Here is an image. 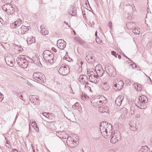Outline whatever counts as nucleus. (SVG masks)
<instances>
[{"instance_id":"f257e3e1","label":"nucleus","mask_w":152,"mask_h":152,"mask_svg":"<svg viewBox=\"0 0 152 152\" xmlns=\"http://www.w3.org/2000/svg\"><path fill=\"white\" fill-rule=\"evenodd\" d=\"M43 57L45 61L47 62L52 64L54 62L53 60L54 57V55L49 50H46L43 52Z\"/></svg>"},{"instance_id":"f03ea898","label":"nucleus","mask_w":152,"mask_h":152,"mask_svg":"<svg viewBox=\"0 0 152 152\" xmlns=\"http://www.w3.org/2000/svg\"><path fill=\"white\" fill-rule=\"evenodd\" d=\"M33 78L38 81L39 83H44L45 80V76L42 73L39 72H35L33 75Z\"/></svg>"},{"instance_id":"7ed1b4c3","label":"nucleus","mask_w":152,"mask_h":152,"mask_svg":"<svg viewBox=\"0 0 152 152\" xmlns=\"http://www.w3.org/2000/svg\"><path fill=\"white\" fill-rule=\"evenodd\" d=\"M111 136H112V137L110 140V142L112 143H115L121 139L120 134L118 131L114 132L113 133Z\"/></svg>"},{"instance_id":"20e7f679","label":"nucleus","mask_w":152,"mask_h":152,"mask_svg":"<svg viewBox=\"0 0 152 152\" xmlns=\"http://www.w3.org/2000/svg\"><path fill=\"white\" fill-rule=\"evenodd\" d=\"M4 58L5 62L8 65L11 67L14 66L15 61L12 56H8L7 54H6Z\"/></svg>"},{"instance_id":"39448f33","label":"nucleus","mask_w":152,"mask_h":152,"mask_svg":"<svg viewBox=\"0 0 152 152\" xmlns=\"http://www.w3.org/2000/svg\"><path fill=\"white\" fill-rule=\"evenodd\" d=\"M106 72L110 76L114 77L116 75L115 69L111 65H107L105 66Z\"/></svg>"},{"instance_id":"423d86ee","label":"nucleus","mask_w":152,"mask_h":152,"mask_svg":"<svg viewBox=\"0 0 152 152\" xmlns=\"http://www.w3.org/2000/svg\"><path fill=\"white\" fill-rule=\"evenodd\" d=\"M86 59L87 62L90 63H93L95 61V59L92 53L89 51H87L86 53Z\"/></svg>"},{"instance_id":"0eeeda50","label":"nucleus","mask_w":152,"mask_h":152,"mask_svg":"<svg viewBox=\"0 0 152 152\" xmlns=\"http://www.w3.org/2000/svg\"><path fill=\"white\" fill-rule=\"evenodd\" d=\"M92 105L95 107H100L102 105V101L99 98H94L91 100Z\"/></svg>"},{"instance_id":"6e6552de","label":"nucleus","mask_w":152,"mask_h":152,"mask_svg":"<svg viewBox=\"0 0 152 152\" xmlns=\"http://www.w3.org/2000/svg\"><path fill=\"white\" fill-rule=\"evenodd\" d=\"M59 73L61 75H65L69 72V69L68 66H61L58 70Z\"/></svg>"},{"instance_id":"1a4fd4ad","label":"nucleus","mask_w":152,"mask_h":152,"mask_svg":"<svg viewBox=\"0 0 152 152\" xmlns=\"http://www.w3.org/2000/svg\"><path fill=\"white\" fill-rule=\"evenodd\" d=\"M106 136L107 137V138H108V137H110L111 136V135H112L113 133V128L112 126V125L109 123H107L106 122Z\"/></svg>"},{"instance_id":"9d476101","label":"nucleus","mask_w":152,"mask_h":152,"mask_svg":"<svg viewBox=\"0 0 152 152\" xmlns=\"http://www.w3.org/2000/svg\"><path fill=\"white\" fill-rule=\"evenodd\" d=\"M114 84V87L115 89L120 90L123 87L124 85V83L122 81L119 80L118 79L116 80H115Z\"/></svg>"},{"instance_id":"9b49d317","label":"nucleus","mask_w":152,"mask_h":152,"mask_svg":"<svg viewBox=\"0 0 152 152\" xmlns=\"http://www.w3.org/2000/svg\"><path fill=\"white\" fill-rule=\"evenodd\" d=\"M30 102L34 105H38L39 103V100L38 97L35 95H31L29 96Z\"/></svg>"},{"instance_id":"f8f14e48","label":"nucleus","mask_w":152,"mask_h":152,"mask_svg":"<svg viewBox=\"0 0 152 152\" xmlns=\"http://www.w3.org/2000/svg\"><path fill=\"white\" fill-rule=\"evenodd\" d=\"M66 43L62 39H59L57 41V45L58 47L60 49H63L66 46Z\"/></svg>"},{"instance_id":"ddd939ff","label":"nucleus","mask_w":152,"mask_h":152,"mask_svg":"<svg viewBox=\"0 0 152 152\" xmlns=\"http://www.w3.org/2000/svg\"><path fill=\"white\" fill-rule=\"evenodd\" d=\"M56 135L62 139H66L68 137V135L65 132H56Z\"/></svg>"},{"instance_id":"4468645a","label":"nucleus","mask_w":152,"mask_h":152,"mask_svg":"<svg viewBox=\"0 0 152 152\" xmlns=\"http://www.w3.org/2000/svg\"><path fill=\"white\" fill-rule=\"evenodd\" d=\"M78 80L82 84H87V81L88 80V79L87 76L86 75H80L79 77Z\"/></svg>"},{"instance_id":"2eb2a0df","label":"nucleus","mask_w":152,"mask_h":152,"mask_svg":"<svg viewBox=\"0 0 152 152\" xmlns=\"http://www.w3.org/2000/svg\"><path fill=\"white\" fill-rule=\"evenodd\" d=\"M89 79L91 82L96 84L99 81V78L97 75H91L89 76Z\"/></svg>"},{"instance_id":"dca6fc26","label":"nucleus","mask_w":152,"mask_h":152,"mask_svg":"<svg viewBox=\"0 0 152 152\" xmlns=\"http://www.w3.org/2000/svg\"><path fill=\"white\" fill-rule=\"evenodd\" d=\"M101 124L100 128L102 134L104 135V136H106L107 133H106V128L105 125L106 124V122H102L101 123Z\"/></svg>"},{"instance_id":"f3484780","label":"nucleus","mask_w":152,"mask_h":152,"mask_svg":"<svg viewBox=\"0 0 152 152\" xmlns=\"http://www.w3.org/2000/svg\"><path fill=\"white\" fill-rule=\"evenodd\" d=\"M22 23V20L19 19L18 20L15 21L14 23L11 24L10 27L12 28H16L20 26Z\"/></svg>"},{"instance_id":"a211bd4d","label":"nucleus","mask_w":152,"mask_h":152,"mask_svg":"<svg viewBox=\"0 0 152 152\" xmlns=\"http://www.w3.org/2000/svg\"><path fill=\"white\" fill-rule=\"evenodd\" d=\"M120 112L121 113V117L123 118H125L127 115V110L125 107L121 108L120 110Z\"/></svg>"},{"instance_id":"6ab92c4d","label":"nucleus","mask_w":152,"mask_h":152,"mask_svg":"<svg viewBox=\"0 0 152 152\" xmlns=\"http://www.w3.org/2000/svg\"><path fill=\"white\" fill-rule=\"evenodd\" d=\"M27 43L28 45L35 42V39L34 37L33 36L28 37L27 39Z\"/></svg>"},{"instance_id":"aec40b11","label":"nucleus","mask_w":152,"mask_h":152,"mask_svg":"<svg viewBox=\"0 0 152 152\" xmlns=\"http://www.w3.org/2000/svg\"><path fill=\"white\" fill-rule=\"evenodd\" d=\"M23 56H19L16 59V61L18 65L20 67L22 66L23 64V61H24V60H25L24 58L23 57Z\"/></svg>"},{"instance_id":"412c9836","label":"nucleus","mask_w":152,"mask_h":152,"mask_svg":"<svg viewBox=\"0 0 152 152\" xmlns=\"http://www.w3.org/2000/svg\"><path fill=\"white\" fill-rule=\"evenodd\" d=\"M7 7V8L6 12L9 13L10 15H12L14 12V8L10 4H8Z\"/></svg>"},{"instance_id":"4be33fe9","label":"nucleus","mask_w":152,"mask_h":152,"mask_svg":"<svg viewBox=\"0 0 152 152\" xmlns=\"http://www.w3.org/2000/svg\"><path fill=\"white\" fill-rule=\"evenodd\" d=\"M123 96H119L116 99L115 102L116 104L118 106L121 105L123 98H122Z\"/></svg>"},{"instance_id":"5701e85b","label":"nucleus","mask_w":152,"mask_h":152,"mask_svg":"<svg viewBox=\"0 0 152 152\" xmlns=\"http://www.w3.org/2000/svg\"><path fill=\"white\" fill-rule=\"evenodd\" d=\"M139 100L141 104L146 103L148 101L147 98L145 96H140L139 98Z\"/></svg>"},{"instance_id":"b1692460","label":"nucleus","mask_w":152,"mask_h":152,"mask_svg":"<svg viewBox=\"0 0 152 152\" xmlns=\"http://www.w3.org/2000/svg\"><path fill=\"white\" fill-rule=\"evenodd\" d=\"M69 13L70 14L74 16L76 14V10L75 7H71L69 11Z\"/></svg>"},{"instance_id":"393cba45","label":"nucleus","mask_w":152,"mask_h":152,"mask_svg":"<svg viewBox=\"0 0 152 152\" xmlns=\"http://www.w3.org/2000/svg\"><path fill=\"white\" fill-rule=\"evenodd\" d=\"M41 33L43 35H46L48 34V31L44 28L43 25H41L40 27Z\"/></svg>"},{"instance_id":"a878e982","label":"nucleus","mask_w":152,"mask_h":152,"mask_svg":"<svg viewBox=\"0 0 152 152\" xmlns=\"http://www.w3.org/2000/svg\"><path fill=\"white\" fill-rule=\"evenodd\" d=\"M28 27L23 26L20 28L21 31L20 33L22 34H23L26 32L28 31Z\"/></svg>"},{"instance_id":"bb28decb","label":"nucleus","mask_w":152,"mask_h":152,"mask_svg":"<svg viewBox=\"0 0 152 152\" xmlns=\"http://www.w3.org/2000/svg\"><path fill=\"white\" fill-rule=\"evenodd\" d=\"M72 108L74 110H80L81 107L79 103L77 102L75 104H74L72 106Z\"/></svg>"},{"instance_id":"cd10ccee","label":"nucleus","mask_w":152,"mask_h":152,"mask_svg":"<svg viewBox=\"0 0 152 152\" xmlns=\"http://www.w3.org/2000/svg\"><path fill=\"white\" fill-rule=\"evenodd\" d=\"M140 151L142 152H149V148L146 146H144L142 147Z\"/></svg>"},{"instance_id":"c85d7f7f","label":"nucleus","mask_w":152,"mask_h":152,"mask_svg":"<svg viewBox=\"0 0 152 152\" xmlns=\"http://www.w3.org/2000/svg\"><path fill=\"white\" fill-rule=\"evenodd\" d=\"M73 142L75 143L76 142L79 140V138L78 136L76 134H74L72 137Z\"/></svg>"},{"instance_id":"c756f323","label":"nucleus","mask_w":152,"mask_h":152,"mask_svg":"<svg viewBox=\"0 0 152 152\" xmlns=\"http://www.w3.org/2000/svg\"><path fill=\"white\" fill-rule=\"evenodd\" d=\"M96 73L98 76L102 77L104 73V71L103 69H101L99 71H96Z\"/></svg>"},{"instance_id":"7c9ffc66","label":"nucleus","mask_w":152,"mask_h":152,"mask_svg":"<svg viewBox=\"0 0 152 152\" xmlns=\"http://www.w3.org/2000/svg\"><path fill=\"white\" fill-rule=\"evenodd\" d=\"M81 96L82 99L84 101L89 99V97L85 94L82 93Z\"/></svg>"},{"instance_id":"2f4dec72","label":"nucleus","mask_w":152,"mask_h":152,"mask_svg":"<svg viewBox=\"0 0 152 152\" xmlns=\"http://www.w3.org/2000/svg\"><path fill=\"white\" fill-rule=\"evenodd\" d=\"M23 62V64L22 65V66H21V67L25 69L28 66V63L27 61L25 59L24 60V61Z\"/></svg>"},{"instance_id":"473e14b6","label":"nucleus","mask_w":152,"mask_h":152,"mask_svg":"<svg viewBox=\"0 0 152 152\" xmlns=\"http://www.w3.org/2000/svg\"><path fill=\"white\" fill-rule=\"evenodd\" d=\"M109 88V86L107 83H104L102 86V88L105 91H107Z\"/></svg>"},{"instance_id":"72a5a7b5","label":"nucleus","mask_w":152,"mask_h":152,"mask_svg":"<svg viewBox=\"0 0 152 152\" xmlns=\"http://www.w3.org/2000/svg\"><path fill=\"white\" fill-rule=\"evenodd\" d=\"M140 29L139 28H135L133 30V32L135 34H140Z\"/></svg>"},{"instance_id":"f704fd0d","label":"nucleus","mask_w":152,"mask_h":152,"mask_svg":"<svg viewBox=\"0 0 152 152\" xmlns=\"http://www.w3.org/2000/svg\"><path fill=\"white\" fill-rule=\"evenodd\" d=\"M133 87H134L138 91L139 90H140L141 89V85L140 84H135L133 85Z\"/></svg>"},{"instance_id":"c9c22d12","label":"nucleus","mask_w":152,"mask_h":152,"mask_svg":"<svg viewBox=\"0 0 152 152\" xmlns=\"http://www.w3.org/2000/svg\"><path fill=\"white\" fill-rule=\"evenodd\" d=\"M101 69H102V66L100 64H97L95 67V70L96 71H98Z\"/></svg>"},{"instance_id":"e433bc0d","label":"nucleus","mask_w":152,"mask_h":152,"mask_svg":"<svg viewBox=\"0 0 152 152\" xmlns=\"http://www.w3.org/2000/svg\"><path fill=\"white\" fill-rule=\"evenodd\" d=\"M101 69H102V66L100 64H97L95 67V70L96 71H98Z\"/></svg>"},{"instance_id":"4c0bfd02","label":"nucleus","mask_w":152,"mask_h":152,"mask_svg":"<svg viewBox=\"0 0 152 152\" xmlns=\"http://www.w3.org/2000/svg\"><path fill=\"white\" fill-rule=\"evenodd\" d=\"M100 98L101 99V100L102 101V104L103 103L105 104L107 102V99L106 97L104 96H102Z\"/></svg>"},{"instance_id":"58836bf2","label":"nucleus","mask_w":152,"mask_h":152,"mask_svg":"<svg viewBox=\"0 0 152 152\" xmlns=\"http://www.w3.org/2000/svg\"><path fill=\"white\" fill-rule=\"evenodd\" d=\"M137 106L138 108L141 109H145L146 107L145 105H144L143 104H141L140 106H138L137 105Z\"/></svg>"},{"instance_id":"ea45409f","label":"nucleus","mask_w":152,"mask_h":152,"mask_svg":"<svg viewBox=\"0 0 152 152\" xmlns=\"http://www.w3.org/2000/svg\"><path fill=\"white\" fill-rule=\"evenodd\" d=\"M121 126V123L118 122H115L114 124V126L116 128H120Z\"/></svg>"},{"instance_id":"a19ab883","label":"nucleus","mask_w":152,"mask_h":152,"mask_svg":"<svg viewBox=\"0 0 152 152\" xmlns=\"http://www.w3.org/2000/svg\"><path fill=\"white\" fill-rule=\"evenodd\" d=\"M9 4H5L3 5L2 6V9L6 12L7 9V6H8Z\"/></svg>"},{"instance_id":"79ce46f5","label":"nucleus","mask_w":152,"mask_h":152,"mask_svg":"<svg viewBox=\"0 0 152 152\" xmlns=\"http://www.w3.org/2000/svg\"><path fill=\"white\" fill-rule=\"evenodd\" d=\"M31 125L35 129H36V128H37V124L35 121H34L33 122H32L31 124Z\"/></svg>"},{"instance_id":"37998d69","label":"nucleus","mask_w":152,"mask_h":152,"mask_svg":"<svg viewBox=\"0 0 152 152\" xmlns=\"http://www.w3.org/2000/svg\"><path fill=\"white\" fill-rule=\"evenodd\" d=\"M42 115L45 117L47 118H48L49 116V113H46V112L42 113Z\"/></svg>"},{"instance_id":"c03bdc74","label":"nucleus","mask_w":152,"mask_h":152,"mask_svg":"<svg viewBox=\"0 0 152 152\" xmlns=\"http://www.w3.org/2000/svg\"><path fill=\"white\" fill-rule=\"evenodd\" d=\"M111 54L116 57H117V56L118 55V53H116L115 52L113 51H111Z\"/></svg>"},{"instance_id":"a18cd8bd","label":"nucleus","mask_w":152,"mask_h":152,"mask_svg":"<svg viewBox=\"0 0 152 152\" xmlns=\"http://www.w3.org/2000/svg\"><path fill=\"white\" fill-rule=\"evenodd\" d=\"M135 117L137 118H138L140 117V114L139 113L136 114L135 115Z\"/></svg>"},{"instance_id":"49530a36","label":"nucleus","mask_w":152,"mask_h":152,"mask_svg":"<svg viewBox=\"0 0 152 152\" xmlns=\"http://www.w3.org/2000/svg\"><path fill=\"white\" fill-rule=\"evenodd\" d=\"M10 143V142L9 141H7L6 142V146L7 147L9 148L10 146V145L9 143Z\"/></svg>"},{"instance_id":"de8ad7c7","label":"nucleus","mask_w":152,"mask_h":152,"mask_svg":"<svg viewBox=\"0 0 152 152\" xmlns=\"http://www.w3.org/2000/svg\"><path fill=\"white\" fill-rule=\"evenodd\" d=\"M130 113L132 115H133L134 114V110H132L131 107Z\"/></svg>"},{"instance_id":"09e8293b","label":"nucleus","mask_w":152,"mask_h":152,"mask_svg":"<svg viewBox=\"0 0 152 152\" xmlns=\"http://www.w3.org/2000/svg\"><path fill=\"white\" fill-rule=\"evenodd\" d=\"M109 26L111 28H112V23L111 22H110L109 23Z\"/></svg>"},{"instance_id":"8fccbe9b","label":"nucleus","mask_w":152,"mask_h":152,"mask_svg":"<svg viewBox=\"0 0 152 152\" xmlns=\"http://www.w3.org/2000/svg\"><path fill=\"white\" fill-rule=\"evenodd\" d=\"M132 67L133 68V69H134L136 67V66L135 64H132L131 65Z\"/></svg>"},{"instance_id":"3c124183","label":"nucleus","mask_w":152,"mask_h":152,"mask_svg":"<svg viewBox=\"0 0 152 152\" xmlns=\"http://www.w3.org/2000/svg\"><path fill=\"white\" fill-rule=\"evenodd\" d=\"M131 7L133 11L135 10V7L134 5L133 4L132 6H131Z\"/></svg>"},{"instance_id":"603ef678","label":"nucleus","mask_w":152,"mask_h":152,"mask_svg":"<svg viewBox=\"0 0 152 152\" xmlns=\"http://www.w3.org/2000/svg\"><path fill=\"white\" fill-rule=\"evenodd\" d=\"M75 40L77 41H79V38L78 37H76L75 38Z\"/></svg>"},{"instance_id":"864d4df0","label":"nucleus","mask_w":152,"mask_h":152,"mask_svg":"<svg viewBox=\"0 0 152 152\" xmlns=\"http://www.w3.org/2000/svg\"><path fill=\"white\" fill-rule=\"evenodd\" d=\"M2 1H3L4 2H6L7 3V2H9L10 0H2Z\"/></svg>"},{"instance_id":"5fc2aeb1","label":"nucleus","mask_w":152,"mask_h":152,"mask_svg":"<svg viewBox=\"0 0 152 152\" xmlns=\"http://www.w3.org/2000/svg\"><path fill=\"white\" fill-rule=\"evenodd\" d=\"M130 129L134 131H136V129L135 128H133L132 129L130 128Z\"/></svg>"},{"instance_id":"6e6d98bb","label":"nucleus","mask_w":152,"mask_h":152,"mask_svg":"<svg viewBox=\"0 0 152 152\" xmlns=\"http://www.w3.org/2000/svg\"><path fill=\"white\" fill-rule=\"evenodd\" d=\"M13 152H18V150L15 149H14L13 150Z\"/></svg>"},{"instance_id":"4d7b16f0","label":"nucleus","mask_w":152,"mask_h":152,"mask_svg":"<svg viewBox=\"0 0 152 152\" xmlns=\"http://www.w3.org/2000/svg\"><path fill=\"white\" fill-rule=\"evenodd\" d=\"M70 115H71V116H74V115L73 113H72V112H71L70 113Z\"/></svg>"},{"instance_id":"13d9d810","label":"nucleus","mask_w":152,"mask_h":152,"mask_svg":"<svg viewBox=\"0 0 152 152\" xmlns=\"http://www.w3.org/2000/svg\"><path fill=\"white\" fill-rule=\"evenodd\" d=\"M52 50L54 51V52H57V50L54 48H53Z\"/></svg>"},{"instance_id":"bf43d9fd","label":"nucleus","mask_w":152,"mask_h":152,"mask_svg":"<svg viewBox=\"0 0 152 152\" xmlns=\"http://www.w3.org/2000/svg\"><path fill=\"white\" fill-rule=\"evenodd\" d=\"M118 58L119 59H121V56L120 55H118Z\"/></svg>"},{"instance_id":"052dcab7","label":"nucleus","mask_w":152,"mask_h":152,"mask_svg":"<svg viewBox=\"0 0 152 152\" xmlns=\"http://www.w3.org/2000/svg\"><path fill=\"white\" fill-rule=\"evenodd\" d=\"M64 23L67 25H68V23H67L65 21H64Z\"/></svg>"},{"instance_id":"680f3d73","label":"nucleus","mask_w":152,"mask_h":152,"mask_svg":"<svg viewBox=\"0 0 152 152\" xmlns=\"http://www.w3.org/2000/svg\"><path fill=\"white\" fill-rule=\"evenodd\" d=\"M50 128L51 129H55V127H51V128L50 127Z\"/></svg>"},{"instance_id":"e2e57ef3","label":"nucleus","mask_w":152,"mask_h":152,"mask_svg":"<svg viewBox=\"0 0 152 152\" xmlns=\"http://www.w3.org/2000/svg\"><path fill=\"white\" fill-rule=\"evenodd\" d=\"M95 35L96 37L97 36V31H96L95 34Z\"/></svg>"},{"instance_id":"0e129e2a","label":"nucleus","mask_w":152,"mask_h":152,"mask_svg":"<svg viewBox=\"0 0 152 152\" xmlns=\"http://www.w3.org/2000/svg\"><path fill=\"white\" fill-rule=\"evenodd\" d=\"M0 95H2L1 97H2L3 96V95L1 92H0Z\"/></svg>"},{"instance_id":"69168bd1","label":"nucleus","mask_w":152,"mask_h":152,"mask_svg":"<svg viewBox=\"0 0 152 152\" xmlns=\"http://www.w3.org/2000/svg\"><path fill=\"white\" fill-rule=\"evenodd\" d=\"M34 121H35L34 120H32V121L31 123H32V122H34Z\"/></svg>"},{"instance_id":"338daca9","label":"nucleus","mask_w":152,"mask_h":152,"mask_svg":"<svg viewBox=\"0 0 152 152\" xmlns=\"http://www.w3.org/2000/svg\"><path fill=\"white\" fill-rule=\"evenodd\" d=\"M17 116H17H17H16V118H15V120L16 119H17Z\"/></svg>"},{"instance_id":"774afa93","label":"nucleus","mask_w":152,"mask_h":152,"mask_svg":"<svg viewBox=\"0 0 152 152\" xmlns=\"http://www.w3.org/2000/svg\"><path fill=\"white\" fill-rule=\"evenodd\" d=\"M50 124L51 125H53V123L52 122L50 123Z\"/></svg>"}]
</instances>
